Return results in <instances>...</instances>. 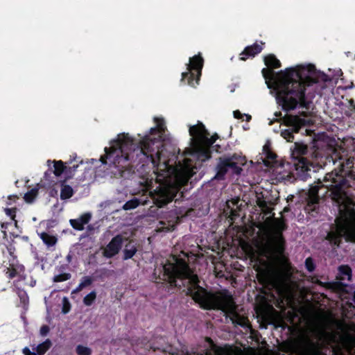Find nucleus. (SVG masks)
Returning a JSON list of instances; mask_svg holds the SVG:
<instances>
[{
	"mask_svg": "<svg viewBox=\"0 0 355 355\" xmlns=\"http://www.w3.org/2000/svg\"><path fill=\"white\" fill-rule=\"evenodd\" d=\"M93 282V279L90 276H85L82 278L80 284L84 288L90 286Z\"/></svg>",
	"mask_w": 355,
	"mask_h": 355,
	"instance_id": "35",
	"label": "nucleus"
},
{
	"mask_svg": "<svg viewBox=\"0 0 355 355\" xmlns=\"http://www.w3.org/2000/svg\"><path fill=\"white\" fill-rule=\"evenodd\" d=\"M264 63L270 69H278L281 67L280 61L274 54H269L264 57Z\"/></svg>",
	"mask_w": 355,
	"mask_h": 355,
	"instance_id": "18",
	"label": "nucleus"
},
{
	"mask_svg": "<svg viewBox=\"0 0 355 355\" xmlns=\"http://www.w3.org/2000/svg\"><path fill=\"white\" fill-rule=\"evenodd\" d=\"M263 153H264V154L266 155V157L268 159H270V160L273 162L277 157V155L270 149L268 146L265 145L263 146Z\"/></svg>",
	"mask_w": 355,
	"mask_h": 355,
	"instance_id": "30",
	"label": "nucleus"
},
{
	"mask_svg": "<svg viewBox=\"0 0 355 355\" xmlns=\"http://www.w3.org/2000/svg\"><path fill=\"white\" fill-rule=\"evenodd\" d=\"M308 151L307 145L300 142H295V147L292 151L293 165L297 175L302 180H306L310 176L309 171H311V168L313 169V171H315V166H322L318 153H315L314 160L310 162L305 157L308 154Z\"/></svg>",
	"mask_w": 355,
	"mask_h": 355,
	"instance_id": "7",
	"label": "nucleus"
},
{
	"mask_svg": "<svg viewBox=\"0 0 355 355\" xmlns=\"http://www.w3.org/2000/svg\"><path fill=\"white\" fill-rule=\"evenodd\" d=\"M176 195L173 188L169 185L160 184L150 191L153 203L158 208H162L172 202Z\"/></svg>",
	"mask_w": 355,
	"mask_h": 355,
	"instance_id": "12",
	"label": "nucleus"
},
{
	"mask_svg": "<svg viewBox=\"0 0 355 355\" xmlns=\"http://www.w3.org/2000/svg\"><path fill=\"white\" fill-rule=\"evenodd\" d=\"M239 164H243V160L236 154L231 157H220L219 162L216 166V174L215 178L218 180H223L230 169H232L234 174H241L242 168Z\"/></svg>",
	"mask_w": 355,
	"mask_h": 355,
	"instance_id": "9",
	"label": "nucleus"
},
{
	"mask_svg": "<svg viewBox=\"0 0 355 355\" xmlns=\"http://www.w3.org/2000/svg\"><path fill=\"white\" fill-rule=\"evenodd\" d=\"M300 114L301 116H307V112H304V111H303V112H301L300 113Z\"/></svg>",
	"mask_w": 355,
	"mask_h": 355,
	"instance_id": "53",
	"label": "nucleus"
},
{
	"mask_svg": "<svg viewBox=\"0 0 355 355\" xmlns=\"http://www.w3.org/2000/svg\"><path fill=\"white\" fill-rule=\"evenodd\" d=\"M39 189L37 188H33L24 195V200L28 203H31L34 201L35 198L37 196Z\"/></svg>",
	"mask_w": 355,
	"mask_h": 355,
	"instance_id": "25",
	"label": "nucleus"
},
{
	"mask_svg": "<svg viewBox=\"0 0 355 355\" xmlns=\"http://www.w3.org/2000/svg\"><path fill=\"white\" fill-rule=\"evenodd\" d=\"M257 205L260 208L266 210V214L271 213L272 209L268 207L267 202L264 200H258Z\"/></svg>",
	"mask_w": 355,
	"mask_h": 355,
	"instance_id": "34",
	"label": "nucleus"
},
{
	"mask_svg": "<svg viewBox=\"0 0 355 355\" xmlns=\"http://www.w3.org/2000/svg\"><path fill=\"white\" fill-rule=\"evenodd\" d=\"M140 204V202L139 200L135 198H132L128 201H127L123 205V209L124 210H131V209H134L135 208H137Z\"/></svg>",
	"mask_w": 355,
	"mask_h": 355,
	"instance_id": "26",
	"label": "nucleus"
},
{
	"mask_svg": "<svg viewBox=\"0 0 355 355\" xmlns=\"http://www.w3.org/2000/svg\"><path fill=\"white\" fill-rule=\"evenodd\" d=\"M227 209H230L231 219L234 220L239 216L238 211L234 208H231L229 204L227 205Z\"/></svg>",
	"mask_w": 355,
	"mask_h": 355,
	"instance_id": "41",
	"label": "nucleus"
},
{
	"mask_svg": "<svg viewBox=\"0 0 355 355\" xmlns=\"http://www.w3.org/2000/svg\"><path fill=\"white\" fill-rule=\"evenodd\" d=\"M8 251H9V252H10V254L11 256H12V257H13V259H15L16 258V257H15V256L13 255V253L11 252V249H8Z\"/></svg>",
	"mask_w": 355,
	"mask_h": 355,
	"instance_id": "55",
	"label": "nucleus"
},
{
	"mask_svg": "<svg viewBox=\"0 0 355 355\" xmlns=\"http://www.w3.org/2000/svg\"><path fill=\"white\" fill-rule=\"evenodd\" d=\"M91 217V214L85 213L78 218L71 219L69 223L73 229L81 231L84 230L85 225L89 222Z\"/></svg>",
	"mask_w": 355,
	"mask_h": 355,
	"instance_id": "17",
	"label": "nucleus"
},
{
	"mask_svg": "<svg viewBox=\"0 0 355 355\" xmlns=\"http://www.w3.org/2000/svg\"><path fill=\"white\" fill-rule=\"evenodd\" d=\"M78 165H73V166L67 167V175L68 178H71L73 175L74 172L76 171Z\"/></svg>",
	"mask_w": 355,
	"mask_h": 355,
	"instance_id": "37",
	"label": "nucleus"
},
{
	"mask_svg": "<svg viewBox=\"0 0 355 355\" xmlns=\"http://www.w3.org/2000/svg\"><path fill=\"white\" fill-rule=\"evenodd\" d=\"M123 237L121 234L114 236L103 250V256L107 259H111L120 252L123 243Z\"/></svg>",
	"mask_w": 355,
	"mask_h": 355,
	"instance_id": "13",
	"label": "nucleus"
},
{
	"mask_svg": "<svg viewBox=\"0 0 355 355\" xmlns=\"http://www.w3.org/2000/svg\"><path fill=\"white\" fill-rule=\"evenodd\" d=\"M71 278V273L69 272H62L59 273L58 275H54L53 278V282H62L64 281H67Z\"/></svg>",
	"mask_w": 355,
	"mask_h": 355,
	"instance_id": "28",
	"label": "nucleus"
},
{
	"mask_svg": "<svg viewBox=\"0 0 355 355\" xmlns=\"http://www.w3.org/2000/svg\"><path fill=\"white\" fill-rule=\"evenodd\" d=\"M52 343L51 340L46 339L43 343L39 344L36 347L37 355H44L51 347Z\"/></svg>",
	"mask_w": 355,
	"mask_h": 355,
	"instance_id": "23",
	"label": "nucleus"
},
{
	"mask_svg": "<svg viewBox=\"0 0 355 355\" xmlns=\"http://www.w3.org/2000/svg\"><path fill=\"white\" fill-rule=\"evenodd\" d=\"M239 200H239V198H236V199H233V200L231 201V202H232V204L234 206H237V205H238V203H239Z\"/></svg>",
	"mask_w": 355,
	"mask_h": 355,
	"instance_id": "49",
	"label": "nucleus"
},
{
	"mask_svg": "<svg viewBox=\"0 0 355 355\" xmlns=\"http://www.w3.org/2000/svg\"><path fill=\"white\" fill-rule=\"evenodd\" d=\"M284 122L288 128L282 130L281 136L288 142L293 141L294 133H298L301 130L307 132V129H304L307 124L306 120L297 115L286 114L284 117Z\"/></svg>",
	"mask_w": 355,
	"mask_h": 355,
	"instance_id": "11",
	"label": "nucleus"
},
{
	"mask_svg": "<svg viewBox=\"0 0 355 355\" xmlns=\"http://www.w3.org/2000/svg\"><path fill=\"white\" fill-rule=\"evenodd\" d=\"M67 262L70 263L71 261V256L70 254H68L67 257Z\"/></svg>",
	"mask_w": 355,
	"mask_h": 355,
	"instance_id": "52",
	"label": "nucleus"
},
{
	"mask_svg": "<svg viewBox=\"0 0 355 355\" xmlns=\"http://www.w3.org/2000/svg\"><path fill=\"white\" fill-rule=\"evenodd\" d=\"M154 121L156 126L151 128L138 143L128 133L119 135L110 148H105V153L100 159L101 163L113 166L121 173L138 167L143 168L149 164L157 169L162 166L167 168L168 160L164 157L165 121L159 117H155Z\"/></svg>",
	"mask_w": 355,
	"mask_h": 355,
	"instance_id": "1",
	"label": "nucleus"
},
{
	"mask_svg": "<svg viewBox=\"0 0 355 355\" xmlns=\"http://www.w3.org/2000/svg\"><path fill=\"white\" fill-rule=\"evenodd\" d=\"M63 301L64 302L62 311L63 313H67L70 310V304L68 302V300L67 297H64Z\"/></svg>",
	"mask_w": 355,
	"mask_h": 355,
	"instance_id": "40",
	"label": "nucleus"
},
{
	"mask_svg": "<svg viewBox=\"0 0 355 355\" xmlns=\"http://www.w3.org/2000/svg\"><path fill=\"white\" fill-rule=\"evenodd\" d=\"M137 248L135 245L132 244V241H130L125 245L123 250V260H128L132 259L133 256L137 253Z\"/></svg>",
	"mask_w": 355,
	"mask_h": 355,
	"instance_id": "20",
	"label": "nucleus"
},
{
	"mask_svg": "<svg viewBox=\"0 0 355 355\" xmlns=\"http://www.w3.org/2000/svg\"><path fill=\"white\" fill-rule=\"evenodd\" d=\"M24 270L23 265H18L17 267L13 263H10L9 267L7 268L6 276L8 279H12L15 278L17 274Z\"/></svg>",
	"mask_w": 355,
	"mask_h": 355,
	"instance_id": "21",
	"label": "nucleus"
},
{
	"mask_svg": "<svg viewBox=\"0 0 355 355\" xmlns=\"http://www.w3.org/2000/svg\"><path fill=\"white\" fill-rule=\"evenodd\" d=\"M325 184L320 180L311 185L306 198L304 211L311 217H316L320 212V200L329 196L339 209L340 216L336 219L335 227L329 231L325 239L333 247H340L342 239L355 243V203L347 189L351 187L348 180L334 169L327 173Z\"/></svg>",
	"mask_w": 355,
	"mask_h": 355,
	"instance_id": "2",
	"label": "nucleus"
},
{
	"mask_svg": "<svg viewBox=\"0 0 355 355\" xmlns=\"http://www.w3.org/2000/svg\"><path fill=\"white\" fill-rule=\"evenodd\" d=\"M262 75L265 80L267 81L268 80H270L273 76V71L270 68H263L261 71Z\"/></svg>",
	"mask_w": 355,
	"mask_h": 355,
	"instance_id": "33",
	"label": "nucleus"
},
{
	"mask_svg": "<svg viewBox=\"0 0 355 355\" xmlns=\"http://www.w3.org/2000/svg\"><path fill=\"white\" fill-rule=\"evenodd\" d=\"M22 352L24 355H37V352H33L30 350V349L27 347H24L22 350Z\"/></svg>",
	"mask_w": 355,
	"mask_h": 355,
	"instance_id": "42",
	"label": "nucleus"
},
{
	"mask_svg": "<svg viewBox=\"0 0 355 355\" xmlns=\"http://www.w3.org/2000/svg\"><path fill=\"white\" fill-rule=\"evenodd\" d=\"M16 208H6L5 213L8 216H9L11 218V220H15L16 216Z\"/></svg>",
	"mask_w": 355,
	"mask_h": 355,
	"instance_id": "36",
	"label": "nucleus"
},
{
	"mask_svg": "<svg viewBox=\"0 0 355 355\" xmlns=\"http://www.w3.org/2000/svg\"><path fill=\"white\" fill-rule=\"evenodd\" d=\"M350 104H351L352 107H353V109L355 110V104H354L353 100L350 101Z\"/></svg>",
	"mask_w": 355,
	"mask_h": 355,
	"instance_id": "54",
	"label": "nucleus"
},
{
	"mask_svg": "<svg viewBox=\"0 0 355 355\" xmlns=\"http://www.w3.org/2000/svg\"><path fill=\"white\" fill-rule=\"evenodd\" d=\"M211 148H215L216 152L220 151V146L219 145L212 146Z\"/></svg>",
	"mask_w": 355,
	"mask_h": 355,
	"instance_id": "51",
	"label": "nucleus"
},
{
	"mask_svg": "<svg viewBox=\"0 0 355 355\" xmlns=\"http://www.w3.org/2000/svg\"><path fill=\"white\" fill-rule=\"evenodd\" d=\"M338 272L342 275L348 276L349 279L352 277V269L348 265H341L338 267Z\"/></svg>",
	"mask_w": 355,
	"mask_h": 355,
	"instance_id": "31",
	"label": "nucleus"
},
{
	"mask_svg": "<svg viewBox=\"0 0 355 355\" xmlns=\"http://www.w3.org/2000/svg\"><path fill=\"white\" fill-rule=\"evenodd\" d=\"M339 170L337 173L342 174L346 180L347 177L355 180V157H349L345 159L342 157L339 158Z\"/></svg>",
	"mask_w": 355,
	"mask_h": 355,
	"instance_id": "14",
	"label": "nucleus"
},
{
	"mask_svg": "<svg viewBox=\"0 0 355 355\" xmlns=\"http://www.w3.org/2000/svg\"><path fill=\"white\" fill-rule=\"evenodd\" d=\"M96 298V292L92 291L83 298V303L86 306H91Z\"/></svg>",
	"mask_w": 355,
	"mask_h": 355,
	"instance_id": "29",
	"label": "nucleus"
},
{
	"mask_svg": "<svg viewBox=\"0 0 355 355\" xmlns=\"http://www.w3.org/2000/svg\"><path fill=\"white\" fill-rule=\"evenodd\" d=\"M305 267H306V270L310 272H312L315 270V265L314 261L311 257H308L306 259Z\"/></svg>",
	"mask_w": 355,
	"mask_h": 355,
	"instance_id": "32",
	"label": "nucleus"
},
{
	"mask_svg": "<svg viewBox=\"0 0 355 355\" xmlns=\"http://www.w3.org/2000/svg\"><path fill=\"white\" fill-rule=\"evenodd\" d=\"M205 340L209 344L210 349H212L213 347H216V345L214 343L211 338L206 337Z\"/></svg>",
	"mask_w": 355,
	"mask_h": 355,
	"instance_id": "44",
	"label": "nucleus"
},
{
	"mask_svg": "<svg viewBox=\"0 0 355 355\" xmlns=\"http://www.w3.org/2000/svg\"><path fill=\"white\" fill-rule=\"evenodd\" d=\"M292 347L298 355H324L319 348L318 343L308 336H302L295 339Z\"/></svg>",
	"mask_w": 355,
	"mask_h": 355,
	"instance_id": "10",
	"label": "nucleus"
},
{
	"mask_svg": "<svg viewBox=\"0 0 355 355\" xmlns=\"http://www.w3.org/2000/svg\"><path fill=\"white\" fill-rule=\"evenodd\" d=\"M234 116L236 119H241L243 116V115L241 114V112L239 110L234 111Z\"/></svg>",
	"mask_w": 355,
	"mask_h": 355,
	"instance_id": "45",
	"label": "nucleus"
},
{
	"mask_svg": "<svg viewBox=\"0 0 355 355\" xmlns=\"http://www.w3.org/2000/svg\"><path fill=\"white\" fill-rule=\"evenodd\" d=\"M327 80V75L318 72L313 64L280 71L275 81L277 102L286 112L297 106L309 110L315 96L312 87Z\"/></svg>",
	"mask_w": 355,
	"mask_h": 355,
	"instance_id": "4",
	"label": "nucleus"
},
{
	"mask_svg": "<svg viewBox=\"0 0 355 355\" xmlns=\"http://www.w3.org/2000/svg\"><path fill=\"white\" fill-rule=\"evenodd\" d=\"M264 44L265 43L261 41L260 44L255 42L252 45L246 46L240 53L239 60L241 61H245L249 58H254L262 51L263 49V46Z\"/></svg>",
	"mask_w": 355,
	"mask_h": 355,
	"instance_id": "15",
	"label": "nucleus"
},
{
	"mask_svg": "<svg viewBox=\"0 0 355 355\" xmlns=\"http://www.w3.org/2000/svg\"><path fill=\"white\" fill-rule=\"evenodd\" d=\"M50 331V327L44 324L41 327L40 330V334L42 336H46Z\"/></svg>",
	"mask_w": 355,
	"mask_h": 355,
	"instance_id": "38",
	"label": "nucleus"
},
{
	"mask_svg": "<svg viewBox=\"0 0 355 355\" xmlns=\"http://www.w3.org/2000/svg\"><path fill=\"white\" fill-rule=\"evenodd\" d=\"M290 211L291 208L289 207V206H286L284 208L283 211L280 214L282 216L284 213H287L289 212Z\"/></svg>",
	"mask_w": 355,
	"mask_h": 355,
	"instance_id": "48",
	"label": "nucleus"
},
{
	"mask_svg": "<svg viewBox=\"0 0 355 355\" xmlns=\"http://www.w3.org/2000/svg\"><path fill=\"white\" fill-rule=\"evenodd\" d=\"M189 134L193 137V150L197 159L202 162L209 159L211 157V146L218 139V135L216 133L209 137L210 133L201 122L191 126Z\"/></svg>",
	"mask_w": 355,
	"mask_h": 355,
	"instance_id": "6",
	"label": "nucleus"
},
{
	"mask_svg": "<svg viewBox=\"0 0 355 355\" xmlns=\"http://www.w3.org/2000/svg\"><path fill=\"white\" fill-rule=\"evenodd\" d=\"M68 268V264H62L60 266H59L57 269H58V271L60 272V273H62L64 272V271L65 270H67Z\"/></svg>",
	"mask_w": 355,
	"mask_h": 355,
	"instance_id": "43",
	"label": "nucleus"
},
{
	"mask_svg": "<svg viewBox=\"0 0 355 355\" xmlns=\"http://www.w3.org/2000/svg\"><path fill=\"white\" fill-rule=\"evenodd\" d=\"M51 173H53V171L51 169H49L44 173V178L46 180H49Z\"/></svg>",
	"mask_w": 355,
	"mask_h": 355,
	"instance_id": "46",
	"label": "nucleus"
},
{
	"mask_svg": "<svg viewBox=\"0 0 355 355\" xmlns=\"http://www.w3.org/2000/svg\"><path fill=\"white\" fill-rule=\"evenodd\" d=\"M247 117V121H249L251 119V116L248 114H245Z\"/></svg>",
	"mask_w": 355,
	"mask_h": 355,
	"instance_id": "56",
	"label": "nucleus"
},
{
	"mask_svg": "<svg viewBox=\"0 0 355 355\" xmlns=\"http://www.w3.org/2000/svg\"><path fill=\"white\" fill-rule=\"evenodd\" d=\"M84 287L81 284H78V286L76 287V288L73 291V293H79L80 292Z\"/></svg>",
	"mask_w": 355,
	"mask_h": 355,
	"instance_id": "47",
	"label": "nucleus"
},
{
	"mask_svg": "<svg viewBox=\"0 0 355 355\" xmlns=\"http://www.w3.org/2000/svg\"><path fill=\"white\" fill-rule=\"evenodd\" d=\"M352 301L355 303V292L354 293L352 296Z\"/></svg>",
	"mask_w": 355,
	"mask_h": 355,
	"instance_id": "57",
	"label": "nucleus"
},
{
	"mask_svg": "<svg viewBox=\"0 0 355 355\" xmlns=\"http://www.w3.org/2000/svg\"><path fill=\"white\" fill-rule=\"evenodd\" d=\"M51 160L47 161L48 166H50Z\"/></svg>",
	"mask_w": 355,
	"mask_h": 355,
	"instance_id": "58",
	"label": "nucleus"
},
{
	"mask_svg": "<svg viewBox=\"0 0 355 355\" xmlns=\"http://www.w3.org/2000/svg\"><path fill=\"white\" fill-rule=\"evenodd\" d=\"M73 195V190L72 187L68 184H62L60 191V198L62 200H67L72 197Z\"/></svg>",
	"mask_w": 355,
	"mask_h": 355,
	"instance_id": "24",
	"label": "nucleus"
},
{
	"mask_svg": "<svg viewBox=\"0 0 355 355\" xmlns=\"http://www.w3.org/2000/svg\"><path fill=\"white\" fill-rule=\"evenodd\" d=\"M159 279L168 282L171 286H183L186 295L191 296L202 309L230 312L232 313V323L241 327L245 326V318L234 310L235 302L230 293L226 289L214 292L203 288L200 285L198 276L193 273L184 259L173 256V261H167L162 266Z\"/></svg>",
	"mask_w": 355,
	"mask_h": 355,
	"instance_id": "3",
	"label": "nucleus"
},
{
	"mask_svg": "<svg viewBox=\"0 0 355 355\" xmlns=\"http://www.w3.org/2000/svg\"><path fill=\"white\" fill-rule=\"evenodd\" d=\"M204 65V59L200 53L189 58V62L187 64V71L182 73L181 81L190 86L198 84L202 75Z\"/></svg>",
	"mask_w": 355,
	"mask_h": 355,
	"instance_id": "8",
	"label": "nucleus"
},
{
	"mask_svg": "<svg viewBox=\"0 0 355 355\" xmlns=\"http://www.w3.org/2000/svg\"><path fill=\"white\" fill-rule=\"evenodd\" d=\"M266 223H271L272 232L263 244V254L273 259H278L283 256L286 249V240L283 232L287 230L288 225L284 217L275 218V213L268 217Z\"/></svg>",
	"mask_w": 355,
	"mask_h": 355,
	"instance_id": "5",
	"label": "nucleus"
},
{
	"mask_svg": "<svg viewBox=\"0 0 355 355\" xmlns=\"http://www.w3.org/2000/svg\"><path fill=\"white\" fill-rule=\"evenodd\" d=\"M9 223H3L1 225V227L2 229L6 230L8 228V225H9Z\"/></svg>",
	"mask_w": 355,
	"mask_h": 355,
	"instance_id": "50",
	"label": "nucleus"
},
{
	"mask_svg": "<svg viewBox=\"0 0 355 355\" xmlns=\"http://www.w3.org/2000/svg\"><path fill=\"white\" fill-rule=\"evenodd\" d=\"M225 355V352L223 348L216 345V347L212 349H204L199 351L192 350L191 352L188 350H182L180 353L177 355Z\"/></svg>",
	"mask_w": 355,
	"mask_h": 355,
	"instance_id": "16",
	"label": "nucleus"
},
{
	"mask_svg": "<svg viewBox=\"0 0 355 355\" xmlns=\"http://www.w3.org/2000/svg\"><path fill=\"white\" fill-rule=\"evenodd\" d=\"M40 238L42 240L43 243L48 247L54 246L57 241L58 239L55 236L49 234L47 232H42L39 234Z\"/></svg>",
	"mask_w": 355,
	"mask_h": 355,
	"instance_id": "19",
	"label": "nucleus"
},
{
	"mask_svg": "<svg viewBox=\"0 0 355 355\" xmlns=\"http://www.w3.org/2000/svg\"><path fill=\"white\" fill-rule=\"evenodd\" d=\"M332 355H347L343 349L338 346H336L332 349Z\"/></svg>",
	"mask_w": 355,
	"mask_h": 355,
	"instance_id": "39",
	"label": "nucleus"
},
{
	"mask_svg": "<svg viewBox=\"0 0 355 355\" xmlns=\"http://www.w3.org/2000/svg\"><path fill=\"white\" fill-rule=\"evenodd\" d=\"M76 353L77 355H92V349L83 345H78L76 347Z\"/></svg>",
	"mask_w": 355,
	"mask_h": 355,
	"instance_id": "27",
	"label": "nucleus"
},
{
	"mask_svg": "<svg viewBox=\"0 0 355 355\" xmlns=\"http://www.w3.org/2000/svg\"><path fill=\"white\" fill-rule=\"evenodd\" d=\"M53 163L54 168L53 173H54L56 177L60 176L63 173L67 174V166L64 165V163L62 160H54Z\"/></svg>",
	"mask_w": 355,
	"mask_h": 355,
	"instance_id": "22",
	"label": "nucleus"
}]
</instances>
